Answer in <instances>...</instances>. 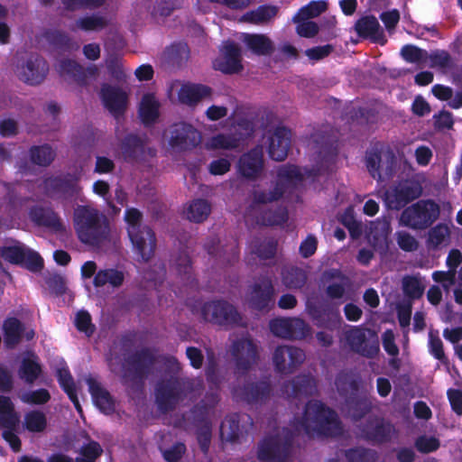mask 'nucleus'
<instances>
[{
  "instance_id": "0eeeda50",
  "label": "nucleus",
  "mask_w": 462,
  "mask_h": 462,
  "mask_svg": "<svg viewBox=\"0 0 462 462\" xmlns=\"http://www.w3.org/2000/svg\"><path fill=\"white\" fill-rule=\"evenodd\" d=\"M200 317L208 322L219 326H244L245 322L237 310L225 300L204 303L199 310Z\"/></svg>"
},
{
  "instance_id": "aec40b11",
  "label": "nucleus",
  "mask_w": 462,
  "mask_h": 462,
  "mask_svg": "<svg viewBox=\"0 0 462 462\" xmlns=\"http://www.w3.org/2000/svg\"><path fill=\"white\" fill-rule=\"evenodd\" d=\"M128 236L131 242L143 261H148L153 254L155 248V236L152 229L143 226L142 228L128 227Z\"/></svg>"
},
{
  "instance_id": "f03ea898",
  "label": "nucleus",
  "mask_w": 462,
  "mask_h": 462,
  "mask_svg": "<svg viewBox=\"0 0 462 462\" xmlns=\"http://www.w3.org/2000/svg\"><path fill=\"white\" fill-rule=\"evenodd\" d=\"M303 178L298 167L287 165L279 169L277 180L269 187L254 186L250 191L245 209V222L250 226H278L287 222V208L283 206L273 208L272 204L282 199Z\"/></svg>"
},
{
  "instance_id": "20e7f679",
  "label": "nucleus",
  "mask_w": 462,
  "mask_h": 462,
  "mask_svg": "<svg viewBox=\"0 0 462 462\" xmlns=\"http://www.w3.org/2000/svg\"><path fill=\"white\" fill-rule=\"evenodd\" d=\"M159 363V359L147 349L136 352L123 365L117 356L108 358L110 370L120 375L123 383L131 388H139L143 380L153 373Z\"/></svg>"
},
{
  "instance_id": "423d86ee",
  "label": "nucleus",
  "mask_w": 462,
  "mask_h": 462,
  "mask_svg": "<svg viewBox=\"0 0 462 462\" xmlns=\"http://www.w3.org/2000/svg\"><path fill=\"white\" fill-rule=\"evenodd\" d=\"M439 213L440 208L436 202L422 199L402 212L400 223L412 229H425L439 218Z\"/></svg>"
},
{
  "instance_id": "bf43d9fd",
  "label": "nucleus",
  "mask_w": 462,
  "mask_h": 462,
  "mask_svg": "<svg viewBox=\"0 0 462 462\" xmlns=\"http://www.w3.org/2000/svg\"><path fill=\"white\" fill-rule=\"evenodd\" d=\"M106 67L113 79L118 82L125 81L126 74L119 58L114 55L109 56L106 60Z\"/></svg>"
},
{
  "instance_id": "a211bd4d",
  "label": "nucleus",
  "mask_w": 462,
  "mask_h": 462,
  "mask_svg": "<svg viewBox=\"0 0 462 462\" xmlns=\"http://www.w3.org/2000/svg\"><path fill=\"white\" fill-rule=\"evenodd\" d=\"M201 140L199 132L191 125L178 123L170 129L169 143L178 150H187L197 146Z\"/></svg>"
},
{
  "instance_id": "f257e3e1",
  "label": "nucleus",
  "mask_w": 462,
  "mask_h": 462,
  "mask_svg": "<svg viewBox=\"0 0 462 462\" xmlns=\"http://www.w3.org/2000/svg\"><path fill=\"white\" fill-rule=\"evenodd\" d=\"M294 433L282 429L275 437L265 439L259 446L258 459L263 462H286L288 460L293 435L337 436L342 432L337 414L319 401L307 403L300 418H296Z\"/></svg>"
},
{
  "instance_id": "39448f33",
  "label": "nucleus",
  "mask_w": 462,
  "mask_h": 462,
  "mask_svg": "<svg viewBox=\"0 0 462 462\" xmlns=\"http://www.w3.org/2000/svg\"><path fill=\"white\" fill-rule=\"evenodd\" d=\"M203 382L199 378L178 380L171 377L156 387V402L162 411L171 410L185 399L193 400L201 394Z\"/></svg>"
},
{
  "instance_id": "0e129e2a",
  "label": "nucleus",
  "mask_w": 462,
  "mask_h": 462,
  "mask_svg": "<svg viewBox=\"0 0 462 462\" xmlns=\"http://www.w3.org/2000/svg\"><path fill=\"white\" fill-rule=\"evenodd\" d=\"M81 188L74 180H62L57 199L69 200L79 195Z\"/></svg>"
},
{
  "instance_id": "473e14b6",
  "label": "nucleus",
  "mask_w": 462,
  "mask_h": 462,
  "mask_svg": "<svg viewBox=\"0 0 462 462\" xmlns=\"http://www.w3.org/2000/svg\"><path fill=\"white\" fill-rule=\"evenodd\" d=\"M277 11L275 6L262 5L244 14L239 21L256 25H264L269 23L276 16Z\"/></svg>"
},
{
  "instance_id": "5fc2aeb1",
  "label": "nucleus",
  "mask_w": 462,
  "mask_h": 462,
  "mask_svg": "<svg viewBox=\"0 0 462 462\" xmlns=\"http://www.w3.org/2000/svg\"><path fill=\"white\" fill-rule=\"evenodd\" d=\"M401 56L410 63H422L428 60V52L411 44L405 45L402 48Z\"/></svg>"
},
{
  "instance_id": "58836bf2",
  "label": "nucleus",
  "mask_w": 462,
  "mask_h": 462,
  "mask_svg": "<svg viewBox=\"0 0 462 462\" xmlns=\"http://www.w3.org/2000/svg\"><path fill=\"white\" fill-rule=\"evenodd\" d=\"M428 245L433 249L448 246L450 243V229L446 224H439L428 234Z\"/></svg>"
},
{
  "instance_id": "bb28decb",
  "label": "nucleus",
  "mask_w": 462,
  "mask_h": 462,
  "mask_svg": "<svg viewBox=\"0 0 462 462\" xmlns=\"http://www.w3.org/2000/svg\"><path fill=\"white\" fill-rule=\"evenodd\" d=\"M391 233L390 221L383 217L370 224L367 233L368 243L377 251L384 253L388 248L389 235Z\"/></svg>"
},
{
  "instance_id": "7ed1b4c3",
  "label": "nucleus",
  "mask_w": 462,
  "mask_h": 462,
  "mask_svg": "<svg viewBox=\"0 0 462 462\" xmlns=\"http://www.w3.org/2000/svg\"><path fill=\"white\" fill-rule=\"evenodd\" d=\"M73 228L79 241L90 249L106 253L113 249L118 235L107 216L91 205H79L72 214Z\"/></svg>"
},
{
  "instance_id": "49530a36",
  "label": "nucleus",
  "mask_w": 462,
  "mask_h": 462,
  "mask_svg": "<svg viewBox=\"0 0 462 462\" xmlns=\"http://www.w3.org/2000/svg\"><path fill=\"white\" fill-rule=\"evenodd\" d=\"M402 289L409 298L419 299L423 295L425 283L420 276H405L402 279Z\"/></svg>"
},
{
  "instance_id": "37998d69",
  "label": "nucleus",
  "mask_w": 462,
  "mask_h": 462,
  "mask_svg": "<svg viewBox=\"0 0 462 462\" xmlns=\"http://www.w3.org/2000/svg\"><path fill=\"white\" fill-rule=\"evenodd\" d=\"M30 156L33 163L45 167L53 162L56 152L50 145L43 144L32 147Z\"/></svg>"
},
{
  "instance_id": "de8ad7c7",
  "label": "nucleus",
  "mask_w": 462,
  "mask_h": 462,
  "mask_svg": "<svg viewBox=\"0 0 462 462\" xmlns=\"http://www.w3.org/2000/svg\"><path fill=\"white\" fill-rule=\"evenodd\" d=\"M328 8V4L325 1H313L308 5L302 7L299 13L294 16V22H300L315 18L320 14L325 12Z\"/></svg>"
},
{
  "instance_id": "6e6552de",
  "label": "nucleus",
  "mask_w": 462,
  "mask_h": 462,
  "mask_svg": "<svg viewBox=\"0 0 462 462\" xmlns=\"http://www.w3.org/2000/svg\"><path fill=\"white\" fill-rule=\"evenodd\" d=\"M2 260L10 263L22 264L32 272L41 271L43 266L42 257L23 244L0 247V267Z\"/></svg>"
},
{
  "instance_id": "9b49d317",
  "label": "nucleus",
  "mask_w": 462,
  "mask_h": 462,
  "mask_svg": "<svg viewBox=\"0 0 462 462\" xmlns=\"http://www.w3.org/2000/svg\"><path fill=\"white\" fill-rule=\"evenodd\" d=\"M351 349L365 357L372 358L379 352V339L371 329L355 328L346 335Z\"/></svg>"
},
{
  "instance_id": "4be33fe9",
  "label": "nucleus",
  "mask_w": 462,
  "mask_h": 462,
  "mask_svg": "<svg viewBox=\"0 0 462 462\" xmlns=\"http://www.w3.org/2000/svg\"><path fill=\"white\" fill-rule=\"evenodd\" d=\"M270 392V384L267 382H248L234 387L233 395L237 400L257 404L264 402L269 397Z\"/></svg>"
},
{
  "instance_id": "a878e982",
  "label": "nucleus",
  "mask_w": 462,
  "mask_h": 462,
  "mask_svg": "<svg viewBox=\"0 0 462 462\" xmlns=\"http://www.w3.org/2000/svg\"><path fill=\"white\" fill-rule=\"evenodd\" d=\"M307 312L318 327L328 329L337 328L341 319L338 310L329 306L308 303Z\"/></svg>"
},
{
  "instance_id": "f8f14e48",
  "label": "nucleus",
  "mask_w": 462,
  "mask_h": 462,
  "mask_svg": "<svg viewBox=\"0 0 462 462\" xmlns=\"http://www.w3.org/2000/svg\"><path fill=\"white\" fill-rule=\"evenodd\" d=\"M305 359V352L294 346H280L273 354L276 371L283 374H292L304 363Z\"/></svg>"
},
{
  "instance_id": "864d4df0",
  "label": "nucleus",
  "mask_w": 462,
  "mask_h": 462,
  "mask_svg": "<svg viewBox=\"0 0 462 462\" xmlns=\"http://www.w3.org/2000/svg\"><path fill=\"white\" fill-rule=\"evenodd\" d=\"M254 252L261 259H271L276 254L277 241L274 238H264L258 241L254 245Z\"/></svg>"
},
{
  "instance_id": "4c0bfd02",
  "label": "nucleus",
  "mask_w": 462,
  "mask_h": 462,
  "mask_svg": "<svg viewBox=\"0 0 462 462\" xmlns=\"http://www.w3.org/2000/svg\"><path fill=\"white\" fill-rule=\"evenodd\" d=\"M282 282L290 290L301 289L307 282V274L300 268L285 267L282 272Z\"/></svg>"
},
{
  "instance_id": "09e8293b",
  "label": "nucleus",
  "mask_w": 462,
  "mask_h": 462,
  "mask_svg": "<svg viewBox=\"0 0 462 462\" xmlns=\"http://www.w3.org/2000/svg\"><path fill=\"white\" fill-rule=\"evenodd\" d=\"M239 434V419L236 414L225 419L220 426V436L224 441H234Z\"/></svg>"
},
{
  "instance_id": "e433bc0d",
  "label": "nucleus",
  "mask_w": 462,
  "mask_h": 462,
  "mask_svg": "<svg viewBox=\"0 0 462 462\" xmlns=\"http://www.w3.org/2000/svg\"><path fill=\"white\" fill-rule=\"evenodd\" d=\"M125 281V273L117 269H104L97 272L94 278V285L102 287L110 285L113 288H119Z\"/></svg>"
},
{
  "instance_id": "a18cd8bd",
  "label": "nucleus",
  "mask_w": 462,
  "mask_h": 462,
  "mask_svg": "<svg viewBox=\"0 0 462 462\" xmlns=\"http://www.w3.org/2000/svg\"><path fill=\"white\" fill-rule=\"evenodd\" d=\"M394 427L388 422L376 421L371 430L365 433L368 439L377 442H384L389 440L394 433Z\"/></svg>"
},
{
  "instance_id": "f3484780",
  "label": "nucleus",
  "mask_w": 462,
  "mask_h": 462,
  "mask_svg": "<svg viewBox=\"0 0 462 462\" xmlns=\"http://www.w3.org/2000/svg\"><path fill=\"white\" fill-rule=\"evenodd\" d=\"M18 422V417L14 411L10 398L0 396V425L6 430L3 431V438L9 443L15 452L21 450V440L13 432Z\"/></svg>"
},
{
  "instance_id": "2eb2a0df",
  "label": "nucleus",
  "mask_w": 462,
  "mask_h": 462,
  "mask_svg": "<svg viewBox=\"0 0 462 462\" xmlns=\"http://www.w3.org/2000/svg\"><path fill=\"white\" fill-rule=\"evenodd\" d=\"M99 96L104 106L119 123L128 105V94L126 90L123 88L104 83L101 86Z\"/></svg>"
},
{
  "instance_id": "69168bd1",
  "label": "nucleus",
  "mask_w": 462,
  "mask_h": 462,
  "mask_svg": "<svg viewBox=\"0 0 462 462\" xmlns=\"http://www.w3.org/2000/svg\"><path fill=\"white\" fill-rule=\"evenodd\" d=\"M429 347L430 352L440 362L446 364L447 357L443 348L442 340L433 331H430L429 333Z\"/></svg>"
},
{
  "instance_id": "338daca9",
  "label": "nucleus",
  "mask_w": 462,
  "mask_h": 462,
  "mask_svg": "<svg viewBox=\"0 0 462 462\" xmlns=\"http://www.w3.org/2000/svg\"><path fill=\"white\" fill-rule=\"evenodd\" d=\"M75 324L77 328L84 332L87 336H90L94 332V325L91 323V317L85 310L79 311L76 316Z\"/></svg>"
},
{
  "instance_id": "5701e85b",
  "label": "nucleus",
  "mask_w": 462,
  "mask_h": 462,
  "mask_svg": "<svg viewBox=\"0 0 462 462\" xmlns=\"http://www.w3.org/2000/svg\"><path fill=\"white\" fill-rule=\"evenodd\" d=\"M291 131L285 127H277L268 135V152L274 161H283L291 145Z\"/></svg>"
},
{
  "instance_id": "e2e57ef3",
  "label": "nucleus",
  "mask_w": 462,
  "mask_h": 462,
  "mask_svg": "<svg viewBox=\"0 0 462 462\" xmlns=\"http://www.w3.org/2000/svg\"><path fill=\"white\" fill-rule=\"evenodd\" d=\"M240 140L230 134H218L211 138L209 145L215 149H234L239 145Z\"/></svg>"
},
{
  "instance_id": "412c9836",
  "label": "nucleus",
  "mask_w": 462,
  "mask_h": 462,
  "mask_svg": "<svg viewBox=\"0 0 462 462\" xmlns=\"http://www.w3.org/2000/svg\"><path fill=\"white\" fill-rule=\"evenodd\" d=\"M213 66L226 74L240 72L243 69L240 47L234 42H226L221 56L214 61Z\"/></svg>"
},
{
  "instance_id": "b1692460",
  "label": "nucleus",
  "mask_w": 462,
  "mask_h": 462,
  "mask_svg": "<svg viewBox=\"0 0 462 462\" xmlns=\"http://www.w3.org/2000/svg\"><path fill=\"white\" fill-rule=\"evenodd\" d=\"M263 171V150L256 147L241 156L238 162V172L245 179L254 180Z\"/></svg>"
},
{
  "instance_id": "cd10ccee",
  "label": "nucleus",
  "mask_w": 462,
  "mask_h": 462,
  "mask_svg": "<svg viewBox=\"0 0 462 462\" xmlns=\"http://www.w3.org/2000/svg\"><path fill=\"white\" fill-rule=\"evenodd\" d=\"M283 388V393L287 397L300 398L312 395L316 392V383L313 377L301 375L286 383Z\"/></svg>"
},
{
  "instance_id": "052dcab7",
  "label": "nucleus",
  "mask_w": 462,
  "mask_h": 462,
  "mask_svg": "<svg viewBox=\"0 0 462 462\" xmlns=\"http://www.w3.org/2000/svg\"><path fill=\"white\" fill-rule=\"evenodd\" d=\"M101 446L96 441H90L81 448V457H77L76 462H95L102 454Z\"/></svg>"
},
{
  "instance_id": "393cba45",
  "label": "nucleus",
  "mask_w": 462,
  "mask_h": 462,
  "mask_svg": "<svg viewBox=\"0 0 462 462\" xmlns=\"http://www.w3.org/2000/svg\"><path fill=\"white\" fill-rule=\"evenodd\" d=\"M394 155L391 151L382 154L371 153L366 158V167L374 179L391 177L393 171Z\"/></svg>"
},
{
  "instance_id": "1a4fd4ad",
  "label": "nucleus",
  "mask_w": 462,
  "mask_h": 462,
  "mask_svg": "<svg viewBox=\"0 0 462 462\" xmlns=\"http://www.w3.org/2000/svg\"><path fill=\"white\" fill-rule=\"evenodd\" d=\"M422 188L417 181L405 180L389 188L384 193V202L391 209H400L410 201L419 198Z\"/></svg>"
},
{
  "instance_id": "79ce46f5",
  "label": "nucleus",
  "mask_w": 462,
  "mask_h": 462,
  "mask_svg": "<svg viewBox=\"0 0 462 462\" xmlns=\"http://www.w3.org/2000/svg\"><path fill=\"white\" fill-rule=\"evenodd\" d=\"M122 148L128 157L135 160L143 159L145 145L140 137L134 134L127 135L122 143Z\"/></svg>"
},
{
  "instance_id": "6e6d98bb",
  "label": "nucleus",
  "mask_w": 462,
  "mask_h": 462,
  "mask_svg": "<svg viewBox=\"0 0 462 462\" xmlns=\"http://www.w3.org/2000/svg\"><path fill=\"white\" fill-rule=\"evenodd\" d=\"M430 67L433 69H446L451 66V57L449 53L443 50H436L428 53Z\"/></svg>"
},
{
  "instance_id": "6ab92c4d",
  "label": "nucleus",
  "mask_w": 462,
  "mask_h": 462,
  "mask_svg": "<svg viewBox=\"0 0 462 462\" xmlns=\"http://www.w3.org/2000/svg\"><path fill=\"white\" fill-rule=\"evenodd\" d=\"M274 288L270 279L264 278L256 282L248 292V304L258 310H269L273 305Z\"/></svg>"
},
{
  "instance_id": "13d9d810",
  "label": "nucleus",
  "mask_w": 462,
  "mask_h": 462,
  "mask_svg": "<svg viewBox=\"0 0 462 462\" xmlns=\"http://www.w3.org/2000/svg\"><path fill=\"white\" fill-rule=\"evenodd\" d=\"M348 462H375L377 454L374 450L357 448L346 452Z\"/></svg>"
},
{
  "instance_id": "c03bdc74",
  "label": "nucleus",
  "mask_w": 462,
  "mask_h": 462,
  "mask_svg": "<svg viewBox=\"0 0 462 462\" xmlns=\"http://www.w3.org/2000/svg\"><path fill=\"white\" fill-rule=\"evenodd\" d=\"M23 427L30 432H42L47 427V418L41 411H31L24 415Z\"/></svg>"
},
{
  "instance_id": "774afa93",
  "label": "nucleus",
  "mask_w": 462,
  "mask_h": 462,
  "mask_svg": "<svg viewBox=\"0 0 462 462\" xmlns=\"http://www.w3.org/2000/svg\"><path fill=\"white\" fill-rule=\"evenodd\" d=\"M415 447L421 453H430L439 448V441L434 437L421 436L416 439Z\"/></svg>"
},
{
  "instance_id": "680f3d73",
  "label": "nucleus",
  "mask_w": 462,
  "mask_h": 462,
  "mask_svg": "<svg viewBox=\"0 0 462 462\" xmlns=\"http://www.w3.org/2000/svg\"><path fill=\"white\" fill-rule=\"evenodd\" d=\"M51 399V394L46 389L30 391L21 395V400L29 404H44Z\"/></svg>"
},
{
  "instance_id": "8fccbe9b",
  "label": "nucleus",
  "mask_w": 462,
  "mask_h": 462,
  "mask_svg": "<svg viewBox=\"0 0 462 462\" xmlns=\"http://www.w3.org/2000/svg\"><path fill=\"white\" fill-rule=\"evenodd\" d=\"M80 65L75 60L62 59L56 65V69L65 79L72 80L78 83V74H79Z\"/></svg>"
},
{
  "instance_id": "ddd939ff",
  "label": "nucleus",
  "mask_w": 462,
  "mask_h": 462,
  "mask_svg": "<svg viewBox=\"0 0 462 462\" xmlns=\"http://www.w3.org/2000/svg\"><path fill=\"white\" fill-rule=\"evenodd\" d=\"M231 354L236 369L247 371L256 365L259 359V347L251 337L245 336L233 342Z\"/></svg>"
},
{
  "instance_id": "c756f323",
  "label": "nucleus",
  "mask_w": 462,
  "mask_h": 462,
  "mask_svg": "<svg viewBox=\"0 0 462 462\" xmlns=\"http://www.w3.org/2000/svg\"><path fill=\"white\" fill-rule=\"evenodd\" d=\"M31 219L39 226H47L57 233L66 231V226L59 216L51 209L35 208L30 212Z\"/></svg>"
},
{
  "instance_id": "9d476101",
  "label": "nucleus",
  "mask_w": 462,
  "mask_h": 462,
  "mask_svg": "<svg viewBox=\"0 0 462 462\" xmlns=\"http://www.w3.org/2000/svg\"><path fill=\"white\" fill-rule=\"evenodd\" d=\"M272 333L289 340H302L311 333V328L300 318H278L270 321Z\"/></svg>"
},
{
  "instance_id": "2f4dec72",
  "label": "nucleus",
  "mask_w": 462,
  "mask_h": 462,
  "mask_svg": "<svg viewBox=\"0 0 462 462\" xmlns=\"http://www.w3.org/2000/svg\"><path fill=\"white\" fill-rule=\"evenodd\" d=\"M87 383L96 406L104 413L112 412L114 411V402L109 393L93 378H88Z\"/></svg>"
},
{
  "instance_id": "4468645a",
  "label": "nucleus",
  "mask_w": 462,
  "mask_h": 462,
  "mask_svg": "<svg viewBox=\"0 0 462 462\" xmlns=\"http://www.w3.org/2000/svg\"><path fill=\"white\" fill-rule=\"evenodd\" d=\"M169 97L173 100L177 97L178 101L188 106H195L204 98L211 95V89L203 85L184 84L173 81L168 88Z\"/></svg>"
},
{
  "instance_id": "c85d7f7f",
  "label": "nucleus",
  "mask_w": 462,
  "mask_h": 462,
  "mask_svg": "<svg viewBox=\"0 0 462 462\" xmlns=\"http://www.w3.org/2000/svg\"><path fill=\"white\" fill-rule=\"evenodd\" d=\"M357 33L365 38H369L374 42L384 44L386 39L381 26L374 16H365L359 19L355 25Z\"/></svg>"
},
{
  "instance_id": "7c9ffc66",
  "label": "nucleus",
  "mask_w": 462,
  "mask_h": 462,
  "mask_svg": "<svg viewBox=\"0 0 462 462\" xmlns=\"http://www.w3.org/2000/svg\"><path fill=\"white\" fill-rule=\"evenodd\" d=\"M241 38L246 47L256 55L266 56L274 51L273 41L265 34L243 33Z\"/></svg>"
},
{
  "instance_id": "4d7b16f0",
  "label": "nucleus",
  "mask_w": 462,
  "mask_h": 462,
  "mask_svg": "<svg viewBox=\"0 0 462 462\" xmlns=\"http://www.w3.org/2000/svg\"><path fill=\"white\" fill-rule=\"evenodd\" d=\"M76 25L84 31H98L107 25V21L102 16L91 15L77 20Z\"/></svg>"
},
{
  "instance_id": "dca6fc26",
  "label": "nucleus",
  "mask_w": 462,
  "mask_h": 462,
  "mask_svg": "<svg viewBox=\"0 0 462 462\" xmlns=\"http://www.w3.org/2000/svg\"><path fill=\"white\" fill-rule=\"evenodd\" d=\"M48 70L49 67L44 59L38 55H30L17 64L15 74L27 84L38 85L44 80Z\"/></svg>"
},
{
  "instance_id": "ea45409f",
  "label": "nucleus",
  "mask_w": 462,
  "mask_h": 462,
  "mask_svg": "<svg viewBox=\"0 0 462 462\" xmlns=\"http://www.w3.org/2000/svg\"><path fill=\"white\" fill-rule=\"evenodd\" d=\"M23 326L15 318H10L4 324L5 344L8 347H14L21 340Z\"/></svg>"
},
{
  "instance_id": "c9c22d12",
  "label": "nucleus",
  "mask_w": 462,
  "mask_h": 462,
  "mask_svg": "<svg viewBox=\"0 0 462 462\" xmlns=\"http://www.w3.org/2000/svg\"><path fill=\"white\" fill-rule=\"evenodd\" d=\"M160 103L154 95L144 94L139 106V116L144 124H152L159 117Z\"/></svg>"
},
{
  "instance_id": "603ef678",
  "label": "nucleus",
  "mask_w": 462,
  "mask_h": 462,
  "mask_svg": "<svg viewBox=\"0 0 462 462\" xmlns=\"http://www.w3.org/2000/svg\"><path fill=\"white\" fill-rule=\"evenodd\" d=\"M169 61L172 64L180 66L189 58V50L187 44L178 43L171 45L166 51Z\"/></svg>"
},
{
  "instance_id": "72a5a7b5",
  "label": "nucleus",
  "mask_w": 462,
  "mask_h": 462,
  "mask_svg": "<svg viewBox=\"0 0 462 462\" xmlns=\"http://www.w3.org/2000/svg\"><path fill=\"white\" fill-rule=\"evenodd\" d=\"M210 213V203L208 200L202 199H197L190 201L184 210L185 217L194 223L204 222L208 217Z\"/></svg>"
},
{
  "instance_id": "3c124183",
  "label": "nucleus",
  "mask_w": 462,
  "mask_h": 462,
  "mask_svg": "<svg viewBox=\"0 0 462 462\" xmlns=\"http://www.w3.org/2000/svg\"><path fill=\"white\" fill-rule=\"evenodd\" d=\"M173 268L177 273L182 276V280L188 282L191 275L190 258L187 252H180L173 259Z\"/></svg>"
},
{
  "instance_id": "a19ab883",
  "label": "nucleus",
  "mask_w": 462,
  "mask_h": 462,
  "mask_svg": "<svg viewBox=\"0 0 462 462\" xmlns=\"http://www.w3.org/2000/svg\"><path fill=\"white\" fill-rule=\"evenodd\" d=\"M19 376L28 383H32L42 374L41 365L37 361V357L24 358L19 369Z\"/></svg>"
},
{
  "instance_id": "f704fd0d",
  "label": "nucleus",
  "mask_w": 462,
  "mask_h": 462,
  "mask_svg": "<svg viewBox=\"0 0 462 462\" xmlns=\"http://www.w3.org/2000/svg\"><path fill=\"white\" fill-rule=\"evenodd\" d=\"M335 384L339 394L346 397L347 402L352 406L354 404V397L358 391V382L355 375L340 373L336 378Z\"/></svg>"
}]
</instances>
